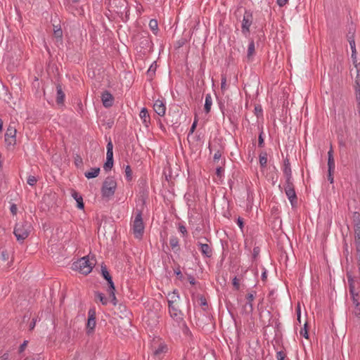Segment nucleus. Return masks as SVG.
I'll list each match as a JSON object with an SVG mask.
<instances>
[{
  "instance_id": "09e8293b",
  "label": "nucleus",
  "mask_w": 360,
  "mask_h": 360,
  "mask_svg": "<svg viewBox=\"0 0 360 360\" xmlns=\"http://www.w3.org/2000/svg\"><path fill=\"white\" fill-rule=\"evenodd\" d=\"M198 299H199V301H200V304L201 306L205 307V306L207 305V300H206V299H205V297L204 296L200 295Z\"/></svg>"
},
{
  "instance_id": "9d476101",
  "label": "nucleus",
  "mask_w": 360,
  "mask_h": 360,
  "mask_svg": "<svg viewBox=\"0 0 360 360\" xmlns=\"http://www.w3.org/2000/svg\"><path fill=\"white\" fill-rule=\"evenodd\" d=\"M252 20L253 17L252 13L250 11H245L241 26V32L245 37H248L250 33V27L252 23Z\"/></svg>"
},
{
  "instance_id": "8fccbe9b",
  "label": "nucleus",
  "mask_w": 360,
  "mask_h": 360,
  "mask_svg": "<svg viewBox=\"0 0 360 360\" xmlns=\"http://www.w3.org/2000/svg\"><path fill=\"white\" fill-rule=\"evenodd\" d=\"M333 172L334 171L328 170V180L330 181V184H333L334 182Z\"/></svg>"
},
{
  "instance_id": "0e129e2a",
  "label": "nucleus",
  "mask_w": 360,
  "mask_h": 360,
  "mask_svg": "<svg viewBox=\"0 0 360 360\" xmlns=\"http://www.w3.org/2000/svg\"><path fill=\"white\" fill-rule=\"evenodd\" d=\"M237 224L238 225V226L242 229L243 227V219L240 218V217H238V220H237Z\"/></svg>"
},
{
  "instance_id": "4468645a",
  "label": "nucleus",
  "mask_w": 360,
  "mask_h": 360,
  "mask_svg": "<svg viewBox=\"0 0 360 360\" xmlns=\"http://www.w3.org/2000/svg\"><path fill=\"white\" fill-rule=\"evenodd\" d=\"M101 100L103 106L105 108L111 107L113 105L114 98L108 91L102 93Z\"/></svg>"
},
{
  "instance_id": "864d4df0",
  "label": "nucleus",
  "mask_w": 360,
  "mask_h": 360,
  "mask_svg": "<svg viewBox=\"0 0 360 360\" xmlns=\"http://www.w3.org/2000/svg\"><path fill=\"white\" fill-rule=\"evenodd\" d=\"M54 34L56 37L61 38L63 36L62 30L60 27L56 30H54Z\"/></svg>"
},
{
  "instance_id": "c756f323",
  "label": "nucleus",
  "mask_w": 360,
  "mask_h": 360,
  "mask_svg": "<svg viewBox=\"0 0 360 360\" xmlns=\"http://www.w3.org/2000/svg\"><path fill=\"white\" fill-rule=\"evenodd\" d=\"M169 245L173 250L176 249V250H179V239L176 236H171L169 238Z\"/></svg>"
},
{
  "instance_id": "20e7f679",
  "label": "nucleus",
  "mask_w": 360,
  "mask_h": 360,
  "mask_svg": "<svg viewBox=\"0 0 360 360\" xmlns=\"http://www.w3.org/2000/svg\"><path fill=\"white\" fill-rule=\"evenodd\" d=\"M101 274L103 277L107 281L108 285L107 292H108L111 302L114 306H115L117 304V300L115 293V288L112 281V276L110 275V273L108 272L105 266H101Z\"/></svg>"
},
{
  "instance_id": "72a5a7b5",
  "label": "nucleus",
  "mask_w": 360,
  "mask_h": 360,
  "mask_svg": "<svg viewBox=\"0 0 360 360\" xmlns=\"http://www.w3.org/2000/svg\"><path fill=\"white\" fill-rule=\"evenodd\" d=\"M125 175L127 181L132 179V171L129 165H127L125 167Z\"/></svg>"
},
{
  "instance_id": "4d7b16f0",
  "label": "nucleus",
  "mask_w": 360,
  "mask_h": 360,
  "mask_svg": "<svg viewBox=\"0 0 360 360\" xmlns=\"http://www.w3.org/2000/svg\"><path fill=\"white\" fill-rule=\"evenodd\" d=\"M179 231L183 234L184 236L187 234L186 228L183 225L179 226Z\"/></svg>"
},
{
  "instance_id": "412c9836",
  "label": "nucleus",
  "mask_w": 360,
  "mask_h": 360,
  "mask_svg": "<svg viewBox=\"0 0 360 360\" xmlns=\"http://www.w3.org/2000/svg\"><path fill=\"white\" fill-rule=\"evenodd\" d=\"M168 307H174V304L179 300V295L176 290L168 293Z\"/></svg>"
},
{
  "instance_id": "052dcab7",
  "label": "nucleus",
  "mask_w": 360,
  "mask_h": 360,
  "mask_svg": "<svg viewBox=\"0 0 360 360\" xmlns=\"http://www.w3.org/2000/svg\"><path fill=\"white\" fill-rule=\"evenodd\" d=\"M288 0H276V2L280 7H283L288 3Z\"/></svg>"
},
{
  "instance_id": "c03bdc74",
  "label": "nucleus",
  "mask_w": 360,
  "mask_h": 360,
  "mask_svg": "<svg viewBox=\"0 0 360 360\" xmlns=\"http://www.w3.org/2000/svg\"><path fill=\"white\" fill-rule=\"evenodd\" d=\"M233 285L234 287V288L236 290H239L240 288V283H239V280L237 278L236 276H235L233 278Z\"/></svg>"
},
{
  "instance_id": "5fc2aeb1",
  "label": "nucleus",
  "mask_w": 360,
  "mask_h": 360,
  "mask_svg": "<svg viewBox=\"0 0 360 360\" xmlns=\"http://www.w3.org/2000/svg\"><path fill=\"white\" fill-rule=\"evenodd\" d=\"M349 45H350V48H351V50H352V52L354 53L355 51H356V45H355V40H349Z\"/></svg>"
},
{
  "instance_id": "de8ad7c7",
  "label": "nucleus",
  "mask_w": 360,
  "mask_h": 360,
  "mask_svg": "<svg viewBox=\"0 0 360 360\" xmlns=\"http://www.w3.org/2000/svg\"><path fill=\"white\" fill-rule=\"evenodd\" d=\"M221 89L222 91L226 89V78L225 77H221Z\"/></svg>"
},
{
  "instance_id": "6ab92c4d",
  "label": "nucleus",
  "mask_w": 360,
  "mask_h": 360,
  "mask_svg": "<svg viewBox=\"0 0 360 360\" xmlns=\"http://www.w3.org/2000/svg\"><path fill=\"white\" fill-rule=\"evenodd\" d=\"M65 93L60 84H56V103L58 105H63L65 101Z\"/></svg>"
},
{
  "instance_id": "c9c22d12",
  "label": "nucleus",
  "mask_w": 360,
  "mask_h": 360,
  "mask_svg": "<svg viewBox=\"0 0 360 360\" xmlns=\"http://www.w3.org/2000/svg\"><path fill=\"white\" fill-rule=\"evenodd\" d=\"M300 335L304 337L306 339L309 338V333L307 329V323H304V328L300 331Z\"/></svg>"
},
{
  "instance_id": "bf43d9fd",
  "label": "nucleus",
  "mask_w": 360,
  "mask_h": 360,
  "mask_svg": "<svg viewBox=\"0 0 360 360\" xmlns=\"http://www.w3.org/2000/svg\"><path fill=\"white\" fill-rule=\"evenodd\" d=\"M174 274H175L177 276H179L180 279H181V278H182V277H183V275H182V273H181V270H180V267H179V266H178V268H177V269H174Z\"/></svg>"
},
{
  "instance_id": "f257e3e1",
  "label": "nucleus",
  "mask_w": 360,
  "mask_h": 360,
  "mask_svg": "<svg viewBox=\"0 0 360 360\" xmlns=\"http://www.w3.org/2000/svg\"><path fill=\"white\" fill-rule=\"evenodd\" d=\"M356 259L359 272V282H356L354 278L347 275L349 290L352 300L354 309L352 311V316L354 318L360 319V249L356 250Z\"/></svg>"
},
{
  "instance_id": "7c9ffc66",
  "label": "nucleus",
  "mask_w": 360,
  "mask_h": 360,
  "mask_svg": "<svg viewBox=\"0 0 360 360\" xmlns=\"http://www.w3.org/2000/svg\"><path fill=\"white\" fill-rule=\"evenodd\" d=\"M259 164L262 167H266L267 165V153L262 152L259 155Z\"/></svg>"
},
{
  "instance_id": "bb28decb",
  "label": "nucleus",
  "mask_w": 360,
  "mask_h": 360,
  "mask_svg": "<svg viewBox=\"0 0 360 360\" xmlns=\"http://www.w3.org/2000/svg\"><path fill=\"white\" fill-rule=\"evenodd\" d=\"M212 105V98L210 94H207L205 96V102L204 105V109L206 113H209L211 110V106Z\"/></svg>"
},
{
  "instance_id": "a878e982",
  "label": "nucleus",
  "mask_w": 360,
  "mask_h": 360,
  "mask_svg": "<svg viewBox=\"0 0 360 360\" xmlns=\"http://www.w3.org/2000/svg\"><path fill=\"white\" fill-rule=\"evenodd\" d=\"M100 172V168L99 167H93L91 168L90 171L86 172L84 173L85 177L87 179H92L95 178L98 176Z\"/></svg>"
},
{
  "instance_id": "7ed1b4c3",
  "label": "nucleus",
  "mask_w": 360,
  "mask_h": 360,
  "mask_svg": "<svg viewBox=\"0 0 360 360\" xmlns=\"http://www.w3.org/2000/svg\"><path fill=\"white\" fill-rule=\"evenodd\" d=\"M31 229L32 226L30 223L26 221H22L15 224L13 233L18 241L22 242L29 236Z\"/></svg>"
},
{
  "instance_id": "a18cd8bd",
  "label": "nucleus",
  "mask_w": 360,
  "mask_h": 360,
  "mask_svg": "<svg viewBox=\"0 0 360 360\" xmlns=\"http://www.w3.org/2000/svg\"><path fill=\"white\" fill-rule=\"evenodd\" d=\"M221 157V153L219 150H217L214 154L213 160L214 162L219 161Z\"/></svg>"
},
{
  "instance_id": "37998d69",
  "label": "nucleus",
  "mask_w": 360,
  "mask_h": 360,
  "mask_svg": "<svg viewBox=\"0 0 360 360\" xmlns=\"http://www.w3.org/2000/svg\"><path fill=\"white\" fill-rule=\"evenodd\" d=\"M259 252H260L259 248V247H255L253 248V251H252V258L254 259H255L258 257Z\"/></svg>"
},
{
  "instance_id": "4be33fe9",
  "label": "nucleus",
  "mask_w": 360,
  "mask_h": 360,
  "mask_svg": "<svg viewBox=\"0 0 360 360\" xmlns=\"http://www.w3.org/2000/svg\"><path fill=\"white\" fill-rule=\"evenodd\" d=\"M255 54V41L253 39H251L249 43V45L248 47V51H247L248 61H252Z\"/></svg>"
},
{
  "instance_id": "b1692460",
  "label": "nucleus",
  "mask_w": 360,
  "mask_h": 360,
  "mask_svg": "<svg viewBox=\"0 0 360 360\" xmlns=\"http://www.w3.org/2000/svg\"><path fill=\"white\" fill-rule=\"evenodd\" d=\"M140 118L141 119L143 124L148 127L150 122L149 113L146 108H143L139 113Z\"/></svg>"
},
{
  "instance_id": "338daca9",
  "label": "nucleus",
  "mask_w": 360,
  "mask_h": 360,
  "mask_svg": "<svg viewBox=\"0 0 360 360\" xmlns=\"http://www.w3.org/2000/svg\"><path fill=\"white\" fill-rule=\"evenodd\" d=\"M36 320L34 319H32V322L30 324V330H33L35 327Z\"/></svg>"
},
{
  "instance_id": "e2e57ef3",
  "label": "nucleus",
  "mask_w": 360,
  "mask_h": 360,
  "mask_svg": "<svg viewBox=\"0 0 360 360\" xmlns=\"http://www.w3.org/2000/svg\"><path fill=\"white\" fill-rule=\"evenodd\" d=\"M8 359H9L8 352H6L2 356H0V360H8Z\"/></svg>"
},
{
  "instance_id": "393cba45",
  "label": "nucleus",
  "mask_w": 360,
  "mask_h": 360,
  "mask_svg": "<svg viewBox=\"0 0 360 360\" xmlns=\"http://www.w3.org/2000/svg\"><path fill=\"white\" fill-rule=\"evenodd\" d=\"M72 197L76 200L77 207L80 210L84 209V205L82 195H80L77 191L72 190Z\"/></svg>"
},
{
  "instance_id": "1a4fd4ad",
  "label": "nucleus",
  "mask_w": 360,
  "mask_h": 360,
  "mask_svg": "<svg viewBox=\"0 0 360 360\" xmlns=\"http://www.w3.org/2000/svg\"><path fill=\"white\" fill-rule=\"evenodd\" d=\"M16 129L14 125L10 124L7 127L5 134V143L6 146L11 147L14 146L16 143Z\"/></svg>"
},
{
  "instance_id": "ddd939ff",
  "label": "nucleus",
  "mask_w": 360,
  "mask_h": 360,
  "mask_svg": "<svg viewBox=\"0 0 360 360\" xmlns=\"http://www.w3.org/2000/svg\"><path fill=\"white\" fill-rule=\"evenodd\" d=\"M96 326V311L90 309L88 312V321L86 323L87 333H91Z\"/></svg>"
},
{
  "instance_id": "69168bd1",
  "label": "nucleus",
  "mask_w": 360,
  "mask_h": 360,
  "mask_svg": "<svg viewBox=\"0 0 360 360\" xmlns=\"http://www.w3.org/2000/svg\"><path fill=\"white\" fill-rule=\"evenodd\" d=\"M106 158H113V150H107Z\"/></svg>"
},
{
  "instance_id": "0eeeda50",
  "label": "nucleus",
  "mask_w": 360,
  "mask_h": 360,
  "mask_svg": "<svg viewBox=\"0 0 360 360\" xmlns=\"http://www.w3.org/2000/svg\"><path fill=\"white\" fill-rule=\"evenodd\" d=\"M108 6L112 11L122 15L127 8V2L126 0H109Z\"/></svg>"
},
{
  "instance_id": "774afa93",
  "label": "nucleus",
  "mask_w": 360,
  "mask_h": 360,
  "mask_svg": "<svg viewBox=\"0 0 360 360\" xmlns=\"http://www.w3.org/2000/svg\"><path fill=\"white\" fill-rule=\"evenodd\" d=\"M255 112H256V114H257V116H259V115H258V112H259V113H262V110L261 106H255Z\"/></svg>"
},
{
  "instance_id": "49530a36",
  "label": "nucleus",
  "mask_w": 360,
  "mask_h": 360,
  "mask_svg": "<svg viewBox=\"0 0 360 360\" xmlns=\"http://www.w3.org/2000/svg\"><path fill=\"white\" fill-rule=\"evenodd\" d=\"M347 39L349 42V40H354V30L352 29H349L348 34H347Z\"/></svg>"
},
{
  "instance_id": "3c124183",
  "label": "nucleus",
  "mask_w": 360,
  "mask_h": 360,
  "mask_svg": "<svg viewBox=\"0 0 360 360\" xmlns=\"http://www.w3.org/2000/svg\"><path fill=\"white\" fill-rule=\"evenodd\" d=\"M224 169L221 167H219L216 169V175L221 178L222 176V174L224 172Z\"/></svg>"
},
{
  "instance_id": "cd10ccee",
  "label": "nucleus",
  "mask_w": 360,
  "mask_h": 360,
  "mask_svg": "<svg viewBox=\"0 0 360 360\" xmlns=\"http://www.w3.org/2000/svg\"><path fill=\"white\" fill-rule=\"evenodd\" d=\"M95 297L97 300H99L103 305H106L108 302V298L101 292H96Z\"/></svg>"
},
{
  "instance_id": "39448f33",
  "label": "nucleus",
  "mask_w": 360,
  "mask_h": 360,
  "mask_svg": "<svg viewBox=\"0 0 360 360\" xmlns=\"http://www.w3.org/2000/svg\"><path fill=\"white\" fill-rule=\"evenodd\" d=\"M117 188V182L114 177L108 176L103 183L101 194L103 198H110L114 195Z\"/></svg>"
},
{
  "instance_id": "5701e85b",
  "label": "nucleus",
  "mask_w": 360,
  "mask_h": 360,
  "mask_svg": "<svg viewBox=\"0 0 360 360\" xmlns=\"http://www.w3.org/2000/svg\"><path fill=\"white\" fill-rule=\"evenodd\" d=\"M355 250H360V224H354Z\"/></svg>"
},
{
  "instance_id": "680f3d73",
  "label": "nucleus",
  "mask_w": 360,
  "mask_h": 360,
  "mask_svg": "<svg viewBox=\"0 0 360 360\" xmlns=\"http://www.w3.org/2000/svg\"><path fill=\"white\" fill-rule=\"evenodd\" d=\"M106 148L107 150H113V145L110 139L107 143Z\"/></svg>"
},
{
  "instance_id": "423d86ee",
  "label": "nucleus",
  "mask_w": 360,
  "mask_h": 360,
  "mask_svg": "<svg viewBox=\"0 0 360 360\" xmlns=\"http://www.w3.org/2000/svg\"><path fill=\"white\" fill-rule=\"evenodd\" d=\"M133 233L136 238H141L144 231V224L142 219V212L136 210L131 224Z\"/></svg>"
},
{
  "instance_id": "aec40b11",
  "label": "nucleus",
  "mask_w": 360,
  "mask_h": 360,
  "mask_svg": "<svg viewBox=\"0 0 360 360\" xmlns=\"http://www.w3.org/2000/svg\"><path fill=\"white\" fill-rule=\"evenodd\" d=\"M335 167V160L333 157V150L330 144V150L328 152V170L334 171Z\"/></svg>"
},
{
  "instance_id": "f3484780",
  "label": "nucleus",
  "mask_w": 360,
  "mask_h": 360,
  "mask_svg": "<svg viewBox=\"0 0 360 360\" xmlns=\"http://www.w3.org/2000/svg\"><path fill=\"white\" fill-rule=\"evenodd\" d=\"M283 172L285 177V181H292V170L288 158H285L283 162Z\"/></svg>"
},
{
  "instance_id": "473e14b6",
  "label": "nucleus",
  "mask_w": 360,
  "mask_h": 360,
  "mask_svg": "<svg viewBox=\"0 0 360 360\" xmlns=\"http://www.w3.org/2000/svg\"><path fill=\"white\" fill-rule=\"evenodd\" d=\"M149 27L153 33H155L158 29V21L155 19H151L149 22Z\"/></svg>"
},
{
  "instance_id": "6e6d98bb",
  "label": "nucleus",
  "mask_w": 360,
  "mask_h": 360,
  "mask_svg": "<svg viewBox=\"0 0 360 360\" xmlns=\"http://www.w3.org/2000/svg\"><path fill=\"white\" fill-rule=\"evenodd\" d=\"M10 210H11V212L13 214V215H15L17 214V210H18V208H17V206L15 204H13L11 205V207H10Z\"/></svg>"
},
{
  "instance_id": "4c0bfd02",
  "label": "nucleus",
  "mask_w": 360,
  "mask_h": 360,
  "mask_svg": "<svg viewBox=\"0 0 360 360\" xmlns=\"http://www.w3.org/2000/svg\"><path fill=\"white\" fill-rule=\"evenodd\" d=\"M155 70H156V65L155 66H153V64H152L147 71L148 76L150 77H152L155 74Z\"/></svg>"
},
{
  "instance_id": "79ce46f5",
  "label": "nucleus",
  "mask_w": 360,
  "mask_h": 360,
  "mask_svg": "<svg viewBox=\"0 0 360 360\" xmlns=\"http://www.w3.org/2000/svg\"><path fill=\"white\" fill-rule=\"evenodd\" d=\"M264 138H263V131H262L259 134V137H258V146L260 148H262V147H264Z\"/></svg>"
},
{
  "instance_id": "e433bc0d",
  "label": "nucleus",
  "mask_w": 360,
  "mask_h": 360,
  "mask_svg": "<svg viewBox=\"0 0 360 360\" xmlns=\"http://www.w3.org/2000/svg\"><path fill=\"white\" fill-rule=\"evenodd\" d=\"M276 359H277V360H288L286 358V354L283 351L277 352Z\"/></svg>"
},
{
  "instance_id": "dca6fc26",
  "label": "nucleus",
  "mask_w": 360,
  "mask_h": 360,
  "mask_svg": "<svg viewBox=\"0 0 360 360\" xmlns=\"http://www.w3.org/2000/svg\"><path fill=\"white\" fill-rule=\"evenodd\" d=\"M197 245L199 248V250L202 253V255L207 258H210L212 255V248L207 243H202L201 242H198Z\"/></svg>"
},
{
  "instance_id": "603ef678",
  "label": "nucleus",
  "mask_w": 360,
  "mask_h": 360,
  "mask_svg": "<svg viewBox=\"0 0 360 360\" xmlns=\"http://www.w3.org/2000/svg\"><path fill=\"white\" fill-rule=\"evenodd\" d=\"M27 343H28V341H27V340H25V341H24V342L20 345V347H19V353H22V352L25 350V347H27Z\"/></svg>"
},
{
  "instance_id": "9b49d317",
  "label": "nucleus",
  "mask_w": 360,
  "mask_h": 360,
  "mask_svg": "<svg viewBox=\"0 0 360 360\" xmlns=\"http://www.w3.org/2000/svg\"><path fill=\"white\" fill-rule=\"evenodd\" d=\"M256 292L252 291V292H250L247 294L246 299L248 302L243 307V313L246 314H250L253 311V304L252 302L255 298Z\"/></svg>"
},
{
  "instance_id": "ea45409f",
  "label": "nucleus",
  "mask_w": 360,
  "mask_h": 360,
  "mask_svg": "<svg viewBox=\"0 0 360 360\" xmlns=\"http://www.w3.org/2000/svg\"><path fill=\"white\" fill-rule=\"evenodd\" d=\"M352 219L355 223L354 224H360V214L359 212H354L353 213Z\"/></svg>"
},
{
  "instance_id": "f03ea898",
  "label": "nucleus",
  "mask_w": 360,
  "mask_h": 360,
  "mask_svg": "<svg viewBox=\"0 0 360 360\" xmlns=\"http://www.w3.org/2000/svg\"><path fill=\"white\" fill-rule=\"evenodd\" d=\"M96 262L94 257L89 259V256H84L72 264V269L84 275H88L91 272Z\"/></svg>"
},
{
  "instance_id": "f704fd0d",
  "label": "nucleus",
  "mask_w": 360,
  "mask_h": 360,
  "mask_svg": "<svg viewBox=\"0 0 360 360\" xmlns=\"http://www.w3.org/2000/svg\"><path fill=\"white\" fill-rule=\"evenodd\" d=\"M37 181V179L34 176H29L27 177V183L30 186H34L36 184Z\"/></svg>"
},
{
  "instance_id": "6e6552de",
  "label": "nucleus",
  "mask_w": 360,
  "mask_h": 360,
  "mask_svg": "<svg viewBox=\"0 0 360 360\" xmlns=\"http://www.w3.org/2000/svg\"><path fill=\"white\" fill-rule=\"evenodd\" d=\"M285 193L290 202L292 207H295L297 203V197L295 191L292 181H285L284 185Z\"/></svg>"
},
{
  "instance_id": "c85d7f7f",
  "label": "nucleus",
  "mask_w": 360,
  "mask_h": 360,
  "mask_svg": "<svg viewBox=\"0 0 360 360\" xmlns=\"http://www.w3.org/2000/svg\"><path fill=\"white\" fill-rule=\"evenodd\" d=\"M357 69V75L355 79V84H354V90L355 94L360 92V73L359 70L358 69L357 65H355Z\"/></svg>"
},
{
  "instance_id": "2eb2a0df",
  "label": "nucleus",
  "mask_w": 360,
  "mask_h": 360,
  "mask_svg": "<svg viewBox=\"0 0 360 360\" xmlns=\"http://www.w3.org/2000/svg\"><path fill=\"white\" fill-rule=\"evenodd\" d=\"M167 351V347L165 345L160 344L157 349H155L153 351L152 357L155 360H160L163 354H165Z\"/></svg>"
},
{
  "instance_id": "13d9d810",
  "label": "nucleus",
  "mask_w": 360,
  "mask_h": 360,
  "mask_svg": "<svg viewBox=\"0 0 360 360\" xmlns=\"http://www.w3.org/2000/svg\"><path fill=\"white\" fill-rule=\"evenodd\" d=\"M1 259L4 261H6L8 259V253L7 251H2L1 253Z\"/></svg>"
},
{
  "instance_id": "2f4dec72",
  "label": "nucleus",
  "mask_w": 360,
  "mask_h": 360,
  "mask_svg": "<svg viewBox=\"0 0 360 360\" xmlns=\"http://www.w3.org/2000/svg\"><path fill=\"white\" fill-rule=\"evenodd\" d=\"M112 167H113V158H106V161L103 165V169L105 171H109L112 169Z\"/></svg>"
},
{
  "instance_id": "a211bd4d",
  "label": "nucleus",
  "mask_w": 360,
  "mask_h": 360,
  "mask_svg": "<svg viewBox=\"0 0 360 360\" xmlns=\"http://www.w3.org/2000/svg\"><path fill=\"white\" fill-rule=\"evenodd\" d=\"M155 112L160 116H164L165 114L166 107L164 103L160 100L155 101L153 105Z\"/></svg>"
},
{
  "instance_id": "58836bf2",
  "label": "nucleus",
  "mask_w": 360,
  "mask_h": 360,
  "mask_svg": "<svg viewBox=\"0 0 360 360\" xmlns=\"http://www.w3.org/2000/svg\"><path fill=\"white\" fill-rule=\"evenodd\" d=\"M198 118L195 117L194 121H193V124L191 125V127L190 129V131H189L188 136H189L191 134H192L194 132V131H195V128L197 127V124H198Z\"/></svg>"
},
{
  "instance_id": "a19ab883",
  "label": "nucleus",
  "mask_w": 360,
  "mask_h": 360,
  "mask_svg": "<svg viewBox=\"0 0 360 360\" xmlns=\"http://www.w3.org/2000/svg\"><path fill=\"white\" fill-rule=\"evenodd\" d=\"M356 101V110L360 116V92L355 94Z\"/></svg>"
},
{
  "instance_id": "f8f14e48",
  "label": "nucleus",
  "mask_w": 360,
  "mask_h": 360,
  "mask_svg": "<svg viewBox=\"0 0 360 360\" xmlns=\"http://www.w3.org/2000/svg\"><path fill=\"white\" fill-rule=\"evenodd\" d=\"M169 312L171 318L178 324L184 322V314L176 306L169 307Z\"/></svg>"
}]
</instances>
